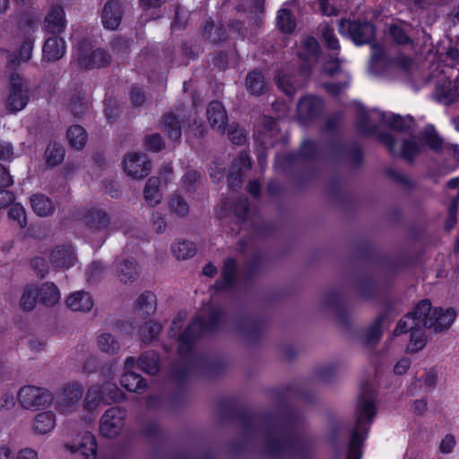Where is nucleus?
<instances>
[{"mask_svg":"<svg viewBox=\"0 0 459 459\" xmlns=\"http://www.w3.org/2000/svg\"><path fill=\"white\" fill-rule=\"evenodd\" d=\"M66 305L73 311L89 312L93 307V299L88 291L80 290L67 298Z\"/></svg>","mask_w":459,"mask_h":459,"instance_id":"31","label":"nucleus"},{"mask_svg":"<svg viewBox=\"0 0 459 459\" xmlns=\"http://www.w3.org/2000/svg\"><path fill=\"white\" fill-rule=\"evenodd\" d=\"M66 137L72 147L76 150H82L86 144L88 134L82 126L73 125L68 127Z\"/></svg>","mask_w":459,"mask_h":459,"instance_id":"44","label":"nucleus"},{"mask_svg":"<svg viewBox=\"0 0 459 459\" xmlns=\"http://www.w3.org/2000/svg\"><path fill=\"white\" fill-rule=\"evenodd\" d=\"M432 305L429 299H425L417 303L411 312L406 314V318L411 320V325L416 326H424L428 328L427 321L431 319Z\"/></svg>","mask_w":459,"mask_h":459,"instance_id":"27","label":"nucleus"},{"mask_svg":"<svg viewBox=\"0 0 459 459\" xmlns=\"http://www.w3.org/2000/svg\"><path fill=\"white\" fill-rule=\"evenodd\" d=\"M98 346L102 351L109 354H116L120 349L118 342L108 333H101L98 337Z\"/></svg>","mask_w":459,"mask_h":459,"instance_id":"60","label":"nucleus"},{"mask_svg":"<svg viewBox=\"0 0 459 459\" xmlns=\"http://www.w3.org/2000/svg\"><path fill=\"white\" fill-rule=\"evenodd\" d=\"M161 125L167 136L173 142H178L182 135V128L178 117L173 112H167L161 117Z\"/></svg>","mask_w":459,"mask_h":459,"instance_id":"34","label":"nucleus"},{"mask_svg":"<svg viewBox=\"0 0 459 459\" xmlns=\"http://www.w3.org/2000/svg\"><path fill=\"white\" fill-rule=\"evenodd\" d=\"M152 169L151 160L145 154L133 152L124 160V171L127 176L141 179L148 176Z\"/></svg>","mask_w":459,"mask_h":459,"instance_id":"14","label":"nucleus"},{"mask_svg":"<svg viewBox=\"0 0 459 459\" xmlns=\"http://www.w3.org/2000/svg\"><path fill=\"white\" fill-rule=\"evenodd\" d=\"M324 303L332 307L337 316L339 323L344 328L349 329L351 325L350 314L347 307L342 303L341 294L336 290H329L325 293Z\"/></svg>","mask_w":459,"mask_h":459,"instance_id":"19","label":"nucleus"},{"mask_svg":"<svg viewBox=\"0 0 459 459\" xmlns=\"http://www.w3.org/2000/svg\"><path fill=\"white\" fill-rule=\"evenodd\" d=\"M321 155V145L312 139H305L299 150L278 153L275 157L274 169L290 178L299 189H303L312 180V174L304 170L301 163L316 161Z\"/></svg>","mask_w":459,"mask_h":459,"instance_id":"1","label":"nucleus"},{"mask_svg":"<svg viewBox=\"0 0 459 459\" xmlns=\"http://www.w3.org/2000/svg\"><path fill=\"white\" fill-rule=\"evenodd\" d=\"M276 24L278 29L284 34H292L296 29V20L290 10L280 9L277 12Z\"/></svg>","mask_w":459,"mask_h":459,"instance_id":"48","label":"nucleus"},{"mask_svg":"<svg viewBox=\"0 0 459 459\" xmlns=\"http://www.w3.org/2000/svg\"><path fill=\"white\" fill-rule=\"evenodd\" d=\"M383 306L385 310L377 316L365 333L362 342L366 347L375 348L383 336V324L390 316L394 304L391 299H385L383 301Z\"/></svg>","mask_w":459,"mask_h":459,"instance_id":"13","label":"nucleus"},{"mask_svg":"<svg viewBox=\"0 0 459 459\" xmlns=\"http://www.w3.org/2000/svg\"><path fill=\"white\" fill-rule=\"evenodd\" d=\"M227 136L230 142L238 146H242L247 143V135L245 128L240 127L238 124L232 123L228 126Z\"/></svg>","mask_w":459,"mask_h":459,"instance_id":"58","label":"nucleus"},{"mask_svg":"<svg viewBox=\"0 0 459 459\" xmlns=\"http://www.w3.org/2000/svg\"><path fill=\"white\" fill-rule=\"evenodd\" d=\"M255 419L256 416L254 411L240 407L239 411H237L233 421L239 422L243 426L245 434L247 435L253 432Z\"/></svg>","mask_w":459,"mask_h":459,"instance_id":"56","label":"nucleus"},{"mask_svg":"<svg viewBox=\"0 0 459 459\" xmlns=\"http://www.w3.org/2000/svg\"><path fill=\"white\" fill-rule=\"evenodd\" d=\"M135 308L142 311L147 316L153 315L157 309L156 295L149 290L143 291L136 299Z\"/></svg>","mask_w":459,"mask_h":459,"instance_id":"42","label":"nucleus"},{"mask_svg":"<svg viewBox=\"0 0 459 459\" xmlns=\"http://www.w3.org/2000/svg\"><path fill=\"white\" fill-rule=\"evenodd\" d=\"M325 107V100L321 97L305 94L297 104L296 119L301 126H307L323 116Z\"/></svg>","mask_w":459,"mask_h":459,"instance_id":"7","label":"nucleus"},{"mask_svg":"<svg viewBox=\"0 0 459 459\" xmlns=\"http://www.w3.org/2000/svg\"><path fill=\"white\" fill-rule=\"evenodd\" d=\"M160 179L158 177H151L148 178L144 189L143 197L147 204L154 207L161 201V194L160 191Z\"/></svg>","mask_w":459,"mask_h":459,"instance_id":"39","label":"nucleus"},{"mask_svg":"<svg viewBox=\"0 0 459 459\" xmlns=\"http://www.w3.org/2000/svg\"><path fill=\"white\" fill-rule=\"evenodd\" d=\"M171 251L178 260H186L195 255L196 247L192 241L181 240L172 244Z\"/></svg>","mask_w":459,"mask_h":459,"instance_id":"49","label":"nucleus"},{"mask_svg":"<svg viewBox=\"0 0 459 459\" xmlns=\"http://www.w3.org/2000/svg\"><path fill=\"white\" fill-rule=\"evenodd\" d=\"M65 41L60 37H49L46 39L43 48V59L47 62H55L61 59L65 54Z\"/></svg>","mask_w":459,"mask_h":459,"instance_id":"26","label":"nucleus"},{"mask_svg":"<svg viewBox=\"0 0 459 459\" xmlns=\"http://www.w3.org/2000/svg\"><path fill=\"white\" fill-rule=\"evenodd\" d=\"M455 312L453 308L443 309L435 307L432 311L431 319L427 321L428 328L433 329L435 333H439L450 327L455 319Z\"/></svg>","mask_w":459,"mask_h":459,"instance_id":"21","label":"nucleus"},{"mask_svg":"<svg viewBox=\"0 0 459 459\" xmlns=\"http://www.w3.org/2000/svg\"><path fill=\"white\" fill-rule=\"evenodd\" d=\"M29 102V94L23 90V79L13 72L10 75V94L7 99L6 108L9 113L14 114L22 110Z\"/></svg>","mask_w":459,"mask_h":459,"instance_id":"11","label":"nucleus"},{"mask_svg":"<svg viewBox=\"0 0 459 459\" xmlns=\"http://www.w3.org/2000/svg\"><path fill=\"white\" fill-rule=\"evenodd\" d=\"M162 326L160 323L153 320L147 321L143 326L141 327V339L143 342L148 343L155 340L160 334Z\"/></svg>","mask_w":459,"mask_h":459,"instance_id":"61","label":"nucleus"},{"mask_svg":"<svg viewBox=\"0 0 459 459\" xmlns=\"http://www.w3.org/2000/svg\"><path fill=\"white\" fill-rule=\"evenodd\" d=\"M66 21L64 8L61 5H53L45 17V30L52 35L61 34L65 28Z\"/></svg>","mask_w":459,"mask_h":459,"instance_id":"20","label":"nucleus"},{"mask_svg":"<svg viewBox=\"0 0 459 459\" xmlns=\"http://www.w3.org/2000/svg\"><path fill=\"white\" fill-rule=\"evenodd\" d=\"M240 406L234 398H223L217 404L218 415L221 421H233Z\"/></svg>","mask_w":459,"mask_h":459,"instance_id":"41","label":"nucleus"},{"mask_svg":"<svg viewBox=\"0 0 459 459\" xmlns=\"http://www.w3.org/2000/svg\"><path fill=\"white\" fill-rule=\"evenodd\" d=\"M70 110L75 117H83L88 110V103L85 98V92L79 91L78 94L70 100Z\"/></svg>","mask_w":459,"mask_h":459,"instance_id":"57","label":"nucleus"},{"mask_svg":"<svg viewBox=\"0 0 459 459\" xmlns=\"http://www.w3.org/2000/svg\"><path fill=\"white\" fill-rule=\"evenodd\" d=\"M264 452L274 459L283 455L290 459H313V449L307 440H297L288 435L286 440L279 437H270L264 445Z\"/></svg>","mask_w":459,"mask_h":459,"instance_id":"2","label":"nucleus"},{"mask_svg":"<svg viewBox=\"0 0 459 459\" xmlns=\"http://www.w3.org/2000/svg\"><path fill=\"white\" fill-rule=\"evenodd\" d=\"M376 397L377 393L372 385L368 381L362 382L356 408L358 427L366 426L364 421L367 420L370 423L376 416Z\"/></svg>","mask_w":459,"mask_h":459,"instance_id":"8","label":"nucleus"},{"mask_svg":"<svg viewBox=\"0 0 459 459\" xmlns=\"http://www.w3.org/2000/svg\"><path fill=\"white\" fill-rule=\"evenodd\" d=\"M100 403H103V391L101 385H91L85 394L84 407L88 411H92Z\"/></svg>","mask_w":459,"mask_h":459,"instance_id":"53","label":"nucleus"},{"mask_svg":"<svg viewBox=\"0 0 459 459\" xmlns=\"http://www.w3.org/2000/svg\"><path fill=\"white\" fill-rule=\"evenodd\" d=\"M97 448L98 444L96 437L93 434L87 431L83 434L78 446L74 449L73 448V451L82 454L84 459H96Z\"/></svg>","mask_w":459,"mask_h":459,"instance_id":"38","label":"nucleus"},{"mask_svg":"<svg viewBox=\"0 0 459 459\" xmlns=\"http://www.w3.org/2000/svg\"><path fill=\"white\" fill-rule=\"evenodd\" d=\"M238 265L235 257H227L223 260L221 276L212 285V289L217 292H224L232 290L238 281Z\"/></svg>","mask_w":459,"mask_h":459,"instance_id":"12","label":"nucleus"},{"mask_svg":"<svg viewBox=\"0 0 459 459\" xmlns=\"http://www.w3.org/2000/svg\"><path fill=\"white\" fill-rule=\"evenodd\" d=\"M230 211L234 214L238 220V226L243 224L248 215L249 203L247 198H239L230 204Z\"/></svg>","mask_w":459,"mask_h":459,"instance_id":"54","label":"nucleus"},{"mask_svg":"<svg viewBox=\"0 0 459 459\" xmlns=\"http://www.w3.org/2000/svg\"><path fill=\"white\" fill-rule=\"evenodd\" d=\"M208 122L212 129L224 134L228 123V114L221 101L212 100L206 108Z\"/></svg>","mask_w":459,"mask_h":459,"instance_id":"17","label":"nucleus"},{"mask_svg":"<svg viewBox=\"0 0 459 459\" xmlns=\"http://www.w3.org/2000/svg\"><path fill=\"white\" fill-rule=\"evenodd\" d=\"M38 301L45 307H53L60 299L57 286L53 282H44L37 289Z\"/></svg>","mask_w":459,"mask_h":459,"instance_id":"35","label":"nucleus"},{"mask_svg":"<svg viewBox=\"0 0 459 459\" xmlns=\"http://www.w3.org/2000/svg\"><path fill=\"white\" fill-rule=\"evenodd\" d=\"M379 120L391 130L403 134L411 133L415 126V119L411 115L402 117L399 114L391 113L387 116L385 112L380 111Z\"/></svg>","mask_w":459,"mask_h":459,"instance_id":"18","label":"nucleus"},{"mask_svg":"<svg viewBox=\"0 0 459 459\" xmlns=\"http://www.w3.org/2000/svg\"><path fill=\"white\" fill-rule=\"evenodd\" d=\"M420 139L424 145L436 152H440L443 150L444 141L432 125H429L423 129Z\"/></svg>","mask_w":459,"mask_h":459,"instance_id":"40","label":"nucleus"},{"mask_svg":"<svg viewBox=\"0 0 459 459\" xmlns=\"http://www.w3.org/2000/svg\"><path fill=\"white\" fill-rule=\"evenodd\" d=\"M137 365L143 372L155 376L160 369V359L154 351H143L137 359Z\"/></svg>","mask_w":459,"mask_h":459,"instance_id":"32","label":"nucleus"},{"mask_svg":"<svg viewBox=\"0 0 459 459\" xmlns=\"http://www.w3.org/2000/svg\"><path fill=\"white\" fill-rule=\"evenodd\" d=\"M83 222L92 231L107 229L110 223L108 213L103 209L91 208L83 213Z\"/></svg>","mask_w":459,"mask_h":459,"instance_id":"24","label":"nucleus"},{"mask_svg":"<svg viewBox=\"0 0 459 459\" xmlns=\"http://www.w3.org/2000/svg\"><path fill=\"white\" fill-rule=\"evenodd\" d=\"M117 276L124 283L134 281L139 276L136 260L134 258L123 259L117 265Z\"/></svg>","mask_w":459,"mask_h":459,"instance_id":"37","label":"nucleus"},{"mask_svg":"<svg viewBox=\"0 0 459 459\" xmlns=\"http://www.w3.org/2000/svg\"><path fill=\"white\" fill-rule=\"evenodd\" d=\"M276 85L279 90L289 97H293L299 88L296 77L288 74H278L275 78Z\"/></svg>","mask_w":459,"mask_h":459,"instance_id":"50","label":"nucleus"},{"mask_svg":"<svg viewBox=\"0 0 459 459\" xmlns=\"http://www.w3.org/2000/svg\"><path fill=\"white\" fill-rule=\"evenodd\" d=\"M201 179V173L195 169L187 170L182 177V186L186 192L194 193L196 191Z\"/></svg>","mask_w":459,"mask_h":459,"instance_id":"63","label":"nucleus"},{"mask_svg":"<svg viewBox=\"0 0 459 459\" xmlns=\"http://www.w3.org/2000/svg\"><path fill=\"white\" fill-rule=\"evenodd\" d=\"M186 336H178V354L184 360H190L194 358L195 343L186 340Z\"/></svg>","mask_w":459,"mask_h":459,"instance_id":"64","label":"nucleus"},{"mask_svg":"<svg viewBox=\"0 0 459 459\" xmlns=\"http://www.w3.org/2000/svg\"><path fill=\"white\" fill-rule=\"evenodd\" d=\"M122 7L118 1H108L102 10L101 21L104 28L115 30L120 25L122 20Z\"/></svg>","mask_w":459,"mask_h":459,"instance_id":"22","label":"nucleus"},{"mask_svg":"<svg viewBox=\"0 0 459 459\" xmlns=\"http://www.w3.org/2000/svg\"><path fill=\"white\" fill-rule=\"evenodd\" d=\"M354 284L360 298L371 300L377 296L378 285L371 275L366 274L356 279Z\"/></svg>","mask_w":459,"mask_h":459,"instance_id":"33","label":"nucleus"},{"mask_svg":"<svg viewBox=\"0 0 459 459\" xmlns=\"http://www.w3.org/2000/svg\"><path fill=\"white\" fill-rule=\"evenodd\" d=\"M368 426H355L351 432V438L348 444V455L346 459H361L362 446L367 438Z\"/></svg>","mask_w":459,"mask_h":459,"instance_id":"25","label":"nucleus"},{"mask_svg":"<svg viewBox=\"0 0 459 459\" xmlns=\"http://www.w3.org/2000/svg\"><path fill=\"white\" fill-rule=\"evenodd\" d=\"M264 324V318L261 317H253L250 319L239 317L237 327L242 333L246 342L255 343L262 337Z\"/></svg>","mask_w":459,"mask_h":459,"instance_id":"15","label":"nucleus"},{"mask_svg":"<svg viewBox=\"0 0 459 459\" xmlns=\"http://www.w3.org/2000/svg\"><path fill=\"white\" fill-rule=\"evenodd\" d=\"M51 264L56 268H70L74 265L76 256L71 246H56L49 255Z\"/></svg>","mask_w":459,"mask_h":459,"instance_id":"23","label":"nucleus"},{"mask_svg":"<svg viewBox=\"0 0 459 459\" xmlns=\"http://www.w3.org/2000/svg\"><path fill=\"white\" fill-rule=\"evenodd\" d=\"M377 140L387 149L394 158H400L408 164L412 165L418 155L422 152V146L414 138H404L402 141L400 152L396 151V139L388 132H381L377 134Z\"/></svg>","mask_w":459,"mask_h":459,"instance_id":"6","label":"nucleus"},{"mask_svg":"<svg viewBox=\"0 0 459 459\" xmlns=\"http://www.w3.org/2000/svg\"><path fill=\"white\" fill-rule=\"evenodd\" d=\"M76 56L78 66L84 70L107 67L111 62V56L107 50L101 48L92 49L91 42L87 39L77 43Z\"/></svg>","mask_w":459,"mask_h":459,"instance_id":"5","label":"nucleus"},{"mask_svg":"<svg viewBox=\"0 0 459 459\" xmlns=\"http://www.w3.org/2000/svg\"><path fill=\"white\" fill-rule=\"evenodd\" d=\"M200 366L204 369L209 377H217L221 376L226 368V365L221 359H201Z\"/></svg>","mask_w":459,"mask_h":459,"instance_id":"59","label":"nucleus"},{"mask_svg":"<svg viewBox=\"0 0 459 459\" xmlns=\"http://www.w3.org/2000/svg\"><path fill=\"white\" fill-rule=\"evenodd\" d=\"M355 128L360 135L377 136L380 133L378 126L370 121V117L366 110L361 112L355 122Z\"/></svg>","mask_w":459,"mask_h":459,"instance_id":"43","label":"nucleus"},{"mask_svg":"<svg viewBox=\"0 0 459 459\" xmlns=\"http://www.w3.org/2000/svg\"><path fill=\"white\" fill-rule=\"evenodd\" d=\"M245 85L250 95L260 97L265 93L267 83L264 74L257 69H254L247 73Z\"/></svg>","mask_w":459,"mask_h":459,"instance_id":"30","label":"nucleus"},{"mask_svg":"<svg viewBox=\"0 0 459 459\" xmlns=\"http://www.w3.org/2000/svg\"><path fill=\"white\" fill-rule=\"evenodd\" d=\"M355 255L361 262H374L394 271L401 270L411 264L409 256L400 255L389 257L376 245L369 242H360L355 248Z\"/></svg>","mask_w":459,"mask_h":459,"instance_id":"3","label":"nucleus"},{"mask_svg":"<svg viewBox=\"0 0 459 459\" xmlns=\"http://www.w3.org/2000/svg\"><path fill=\"white\" fill-rule=\"evenodd\" d=\"M18 399L23 408L36 411L48 406L53 401V395L46 388L26 385L20 389Z\"/></svg>","mask_w":459,"mask_h":459,"instance_id":"9","label":"nucleus"},{"mask_svg":"<svg viewBox=\"0 0 459 459\" xmlns=\"http://www.w3.org/2000/svg\"><path fill=\"white\" fill-rule=\"evenodd\" d=\"M30 205L33 212L40 217L54 213L56 206L52 199L43 194H34L30 196Z\"/></svg>","mask_w":459,"mask_h":459,"instance_id":"36","label":"nucleus"},{"mask_svg":"<svg viewBox=\"0 0 459 459\" xmlns=\"http://www.w3.org/2000/svg\"><path fill=\"white\" fill-rule=\"evenodd\" d=\"M55 424L56 414L51 411H47L37 414L33 427L36 432L46 434L54 429Z\"/></svg>","mask_w":459,"mask_h":459,"instance_id":"46","label":"nucleus"},{"mask_svg":"<svg viewBox=\"0 0 459 459\" xmlns=\"http://www.w3.org/2000/svg\"><path fill=\"white\" fill-rule=\"evenodd\" d=\"M338 32L360 47L375 41L377 28L371 22L343 18L339 21Z\"/></svg>","mask_w":459,"mask_h":459,"instance_id":"4","label":"nucleus"},{"mask_svg":"<svg viewBox=\"0 0 459 459\" xmlns=\"http://www.w3.org/2000/svg\"><path fill=\"white\" fill-rule=\"evenodd\" d=\"M103 391V403L111 404L120 402L126 398L125 394L117 387L116 384L105 383L101 385Z\"/></svg>","mask_w":459,"mask_h":459,"instance_id":"55","label":"nucleus"},{"mask_svg":"<svg viewBox=\"0 0 459 459\" xmlns=\"http://www.w3.org/2000/svg\"><path fill=\"white\" fill-rule=\"evenodd\" d=\"M83 394L82 386L78 383L68 384L63 388L61 403L71 407L77 403Z\"/></svg>","mask_w":459,"mask_h":459,"instance_id":"47","label":"nucleus"},{"mask_svg":"<svg viewBox=\"0 0 459 459\" xmlns=\"http://www.w3.org/2000/svg\"><path fill=\"white\" fill-rule=\"evenodd\" d=\"M38 301V293L33 286H27L20 299L21 308L24 311H31Z\"/></svg>","mask_w":459,"mask_h":459,"instance_id":"62","label":"nucleus"},{"mask_svg":"<svg viewBox=\"0 0 459 459\" xmlns=\"http://www.w3.org/2000/svg\"><path fill=\"white\" fill-rule=\"evenodd\" d=\"M119 383L128 392L142 394L147 389L146 380L132 370H125Z\"/></svg>","mask_w":459,"mask_h":459,"instance_id":"29","label":"nucleus"},{"mask_svg":"<svg viewBox=\"0 0 459 459\" xmlns=\"http://www.w3.org/2000/svg\"><path fill=\"white\" fill-rule=\"evenodd\" d=\"M65 148L59 143H50L46 150L47 164L49 167H56L61 164L65 158Z\"/></svg>","mask_w":459,"mask_h":459,"instance_id":"52","label":"nucleus"},{"mask_svg":"<svg viewBox=\"0 0 459 459\" xmlns=\"http://www.w3.org/2000/svg\"><path fill=\"white\" fill-rule=\"evenodd\" d=\"M331 149L337 158L347 157L350 163L355 168L360 167L364 161L363 149L357 143L346 146L342 141L339 140L331 144Z\"/></svg>","mask_w":459,"mask_h":459,"instance_id":"16","label":"nucleus"},{"mask_svg":"<svg viewBox=\"0 0 459 459\" xmlns=\"http://www.w3.org/2000/svg\"><path fill=\"white\" fill-rule=\"evenodd\" d=\"M126 418V411L117 406L108 409L101 416L100 432L106 437H116L121 431Z\"/></svg>","mask_w":459,"mask_h":459,"instance_id":"10","label":"nucleus"},{"mask_svg":"<svg viewBox=\"0 0 459 459\" xmlns=\"http://www.w3.org/2000/svg\"><path fill=\"white\" fill-rule=\"evenodd\" d=\"M225 316V310L219 307L210 311L207 320H204L201 316H196L195 319L201 332L213 333L224 323Z\"/></svg>","mask_w":459,"mask_h":459,"instance_id":"28","label":"nucleus"},{"mask_svg":"<svg viewBox=\"0 0 459 459\" xmlns=\"http://www.w3.org/2000/svg\"><path fill=\"white\" fill-rule=\"evenodd\" d=\"M423 328L425 327L416 326V325L410 326V342L407 348L410 352H418L425 347L427 337Z\"/></svg>","mask_w":459,"mask_h":459,"instance_id":"45","label":"nucleus"},{"mask_svg":"<svg viewBox=\"0 0 459 459\" xmlns=\"http://www.w3.org/2000/svg\"><path fill=\"white\" fill-rule=\"evenodd\" d=\"M33 41L28 38L20 46L17 56L8 61V68L16 70L21 61H29L31 57Z\"/></svg>","mask_w":459,"mask_h":459,"instance_id":"51","label":"nucleus"}]
</instances>
